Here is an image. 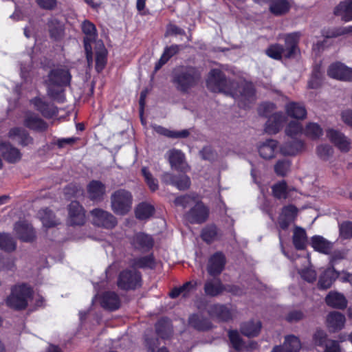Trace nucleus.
Here are the masks:
<instances>
[{"mask_svg": "<svg viewBox=\"0 0 352 352\" xmlns=\"http://www.w3.org/2000/svg\"><path fill=\"white\" fill-rule=\"evenodd\" d=\"M72 76L69 69L58 67L50 70L45 81L47 96L58 103L66 100L65 89L70 86Z\"/></svg>", "mask_w": 352, "mask_h": 352, "instance_id": "1", "label": "nucleus"}, {"mask_svg": "<svg viewBox=\"0 0 352 352\" xmlns=\"http://www.w3.org/2000/svg\"><path fill=\"white\" fill-rule=\"evenodd\" d=\"M8 136L10 138H19V144L23 147L34 143L33 138L30 136L26 130L21 127L16 126L11 128L8 133Z\"/></svg>", "mask_w": 352, "mask_h": 352, "instance_id": "33", "label": "nucleus"}, {"mask_svg": "<svg viewBox=\"0 0 352 352\" xmlns=\"http://www.w3.org/2000/svg\"><path fill=\"white\" fill-rule=\"evenodd\" d=\"M142 274L136 270H123L117 280L118 288L124 291L135 290L142 286Z\"/></svg>", "mask_w": 352, "mask_h": 352, "instance_id": "8", "label": "nucleus"}, {"mask_svg": "<svg viewBox=\"0 0 352 352\" xmlns=\"http://www.w3.org/2000/svg\"><path fill=\"white\" fill-rule=\"evenodd\" d=\"M305 135L311 140L319 139L323 134V130L320 126L314 122L308 123L304 130Z\"/></svg>", "mask_w": 352, "mask_h": 352, "instance_id": "52", "label": "nucleus"}, {"mask_svg": "<svg viewBox=\"0 0 352 352\" xmlns=\"http://www.w3.org/2000/svg\"><path fill=\"white\" fill-rule=\"evenodd\" d=\"M278 146V141L268 139L263 142L258 147L260 156L265 160H270L275 156V151Z\"/></svg>", "mask_w": 352, "mask_h": 352, "instance_id": "40", "label": "nucleus"}, {"mask_svg": "<svg viewBox=\"0 0 352 352\" xmlns=\"http://www.w3.org/2000/svg\"><path fill=\"white\" fill-rule=\"evenodd\" d=\"M30 103L45 118L52 119L58 113V108L54 104L45 101L38 96L31 99Z\"/></svg>", "mask_w": 352, "mask_h": 352, "instance_id": "14", "label": "nucleus"}, {"mask_svg": "<svg viewBox=\"0 0 352 352\" xmlns=\"http://www.w3.org/2000/svg\"><path fill=\"white\" fill-rule=\"evenodd\" d=\"M235 93H230L233 97H240L239 107L243 109L250 107V104L255 100L256 89L254 84L249 81L236 82L233 87Z\"/></svg>", "mask_w": 352, "mask_h": 352, "instance_id": "7", "label": "nucleus"}, {"mask_svg": "<svg viewBox=\"0 0 352 352\" xmlns=\"http://www.w3.org/2000/svg\"><path fill=\"white\" fill-rule=\"evenodd\" d=\"M326 304L331 307L344 309L347 306V300L342 294L329 292L325 298Z\"/></svg>", "mask_w": 352, "mask_h": 352, "instance_id": "38", "label": "nucleus"}, {"mask_svg": "<svg viewBox=\"0 0 352 352\" xmlns=\"http://www.w3.org/2000/svg\"><path fill=\"white\" fill-rule=\"evenodd\" d=\"M235 84V80L228 78L221 69L216 68L210 71L206 80V86L211 91L229 95L230 93H235L233 89Z\"/></svg>", "mask_w": 352, "mask_h": 352, "instance_id": "5", "label": "nucleus"}, {"mask_svg": "<svg viewBox=\"0 0 352 352\" xmlns=\"http://www.w3.org/2000/svg\"><path fill=\"white\" fill-rule=\"evenodd\" d=\"M226 264V258L225 254L220 251L212 254L207 265V272L212 276H219L223 271Z\"/></svg>", "mask_w": 352, "mask_h": 352, "instance_id": "15", "label": "nucleus"}, {"mask_svg": "<svg viewBox=\"0 0 352 352\" xmlns=\"http://www.w3.org/2000/svg\"><path fill=\"white\" fill-rule=\"evenodd\" d=\"M39 214L41 215L42 223L45 228H54L60 224V222L56 218L54 212L47 208L40 210Z\"/></svg>", "mask_w": 352, "mask_h": 352, "instance_id": "46", "label": "nucleus"}, {"mask_svg": "<svg viewBox=\"0 0 352 352\" xmlns=\"http://www.w3.org/2000/svg\"><path fill=\"white\" fill-rule=\"evenodd\" d=\"M316 153L320 159L327 161L333 155V149L329 144H321L317 146Z\"/></svg>", "mask_w": 352, "mask_h": 352, "instance_id": "61", "label": "nucleus"}, {"mask_svg": "<svg viewBox=\"0 0 352 352\" xmlns=\"http://www.w3.org/2000/svg\"><path fill=\"white\" fill-rule=\"evenodd\" d=\"M327 76L333 79L340 81H352V68L344 63L336 62L331 63L327 71Z\"/></svg>", "mask_w": 352, "mask_h": 352, "instance_id": "11", "label": "nucleus"}, {"mask_svg": "<svg viewBox=\"0 0 352 352\" xmlns=\"http://www.w3.org/2000/svg\"><path fill=\"white\" fill-rule=\"evenodd\" d=\"M333 14L344 22L352 21V0L340 1L333 10Z\"/></svg>", "mask_w": 352, "mask_h": 352, "instance_id": "31", "label": "nucleus"}, {"mask_svg": "<svg viewBox=\"0 0 352 352\" xmlns=\"http://www.w3.org/2000/svg\"><path fill=\"white\" fill-rule=\"evenodd\" d=\"M276 106L271 102H265L260 104L258 107V113L261 116L269 118L270 114L276 109Z\"/></svg>", "mask_w": 352, "mask_h": 352, "instance_id": "63", "label": "nucleus"}, {"mask_svg": "<svg viewBox=\"0 0 352 352\" xmlns=\"http://www.w3.org/2000/svg\"><path fill=\"white\" fill-rule=\"evenodd\" d=\"M100 305L104 309L113 311L120 307V299L115 292L107 291L100 296Z\"/></svg>", "mask_w": 352, "mask_h": 352, "instance_id": "26", "label": "nucleus"}, {"mask_svg": "<svg viewBox=\"0 0 352 352\" xmlns=\"http://www.w3.org/2000/svg\"><path fill=\"white\" fill-rule=\"evenodd\" d=\"M218 228L214 224H211L204 228L201 232V239L208 244H211L217 239Z\"/></svg>", "mask_w": 352, "mask_h": 352, "instance_id": "51", "label": "nucleus"}, {"mask_svg": "<svg viewBox=\"0 0 352 352\" xmlns=\"http://www.w3.org/2000/svg\"><path fill=\"white\" fill-rule=\"evenodd\" d=\"M298 212V208L294 204L284 206L278 219L279 228L282 230H287L289 226L296 220Z\"/></svg>", "mask_w": 352, "mask_h": 352, "instance_id": "13", "label": "nucleus"}, {"mask_svg": "<svg viewBox=\"0 0 352 352\" xmlns=\"http://www.w3.org/2000/svg\"><path fill=\"white\" fill-rule=\"evenodd\" d=\"M285 116L282 111L272 113L265 124V131L269 135H275L282 129L285 122Z\"/></svg>", "mask_w": 352, "mask_h": 352, "instance_id": "18", "label": "nucleus"}, {"mask_svg": "<svg viewBox=\"0 0 352 352\" xmlns=\"http://www.w3.org/2000/svg\"><path fill=\"white\" fill-rule=\"evenodd\" d=\"M208 314L219 322H228L232 318L231 309L226 305L213 304L209 307Z\"/></svg>", "mask_w": 352, "mask_h": 352, "instance_id": "23", "label": "nucleus"}, {"mask_svg": "<svg viewBox=\"0 0 352 352\" xmlns=\"http://www.w3.org/2000/svg\"><path fill=\"white\" fill-rule=\"evenodd\" d=\"M323 75L321 71V65L316 64L314 66L311 78L308 81V87L309 89H318L322 86Z\"/></svg>", "mask_w": 352, "mask_h": 352, "instance_id": "47", "label": "nucleus"}, {"mask_svg": "<svg viewBox=\"0 0 352 352\" xmlns=\"http://www.w3.org/2000/svg\"><path fill=\"white\" fill-rule=\"evenodd\" d=\"M82 188L80 184L70 183L64 188V194L68 198L77 197L82 193Z\"/></svg>", "mask_w": 352, "mask_h": 352, "instance_id": "57", "label": "nucleus"}, {"mask_svg": "<svg viewBox=\"0 0 352 352\" xmlns=\"http://www.w3.org/2000/svg\"><path fill=\"white\" fill-rule=\"evenodd\" d=\"M201 76V71L197 67L181 66L173 72L172 82L178 91L187 93L199 83Z\"/></svg>", "mask_w": 352, "mask_h": 352, "instance_id": "3", "label": "nucleus"}, {"mask_svg": "<svg viewBox=\"0 0 352 352\" xmlns=\"http://www.w3.org/2000/svg\"><path fill=\"white\" fill-rule=\"evenodd\" d=\"M89 199L92 201L100 202L106 193V186L99 180L93 179L87 186Z\"/></svg>", "mask_w": 352, "mask_h": 352, "instance_id": "19", "label": "nucleus"}, {"mask_svg": "<svg viewBox=\"0 0 352 352\" xmlns=\"http://www.w3.org/2000/svg\"><path fill=\"white\" fill-rule=\"evenodd\" d=\"M131 243L135 250L147 252L153 248L154 240L151 235L144 232H138L132 237Z\"/></svg>", "mask_w": 352, "mask_h": 352, "instance_id": "17", "label": "nucleus"}, {"mask_svg": "<svg viewBox=\"0 0 352 352\" xmlns=\"http://www.w3.org/2000/svg\"><path fill=\"white\" fill-rule=\"evenodd\" d=\"M168 153L170 166L179 172L186 173L188 169V166L186 163L184 153L181 150L176 148L169 150Z\"/></svg>", "mask_w": 352, "mask_h": 352, "instance_id": "22", "label": "nucleus"}, {"mask_svg": "<svg viewBox=\"0 0 352 352\" xmlns=\"http://www.w3.org/2000/svg\"><path fill=\"white\" fill-rule=\"evenodd\" d=\"M153 129L157 133L170 138H186L190 135L187 129L171 131L160 125H156Z\"/></svg>", "mask_w": 352, "mask_h": 352, "instance_id": "43", "label": "nucleus"}, {"mask_svg": "<svg viewBox=\"0 0 352 352\" xmlns=\"http://www.w3.org/2000/svg\"><path fill=\"white\" fill-rule=\"evenodd\" d=\"M327 136L330 142L341 152L347 153L351 149L350 140L340 131L330 129L327 131Z\"/></svg>", "mask_w": 352, "mask_h": 352, "instance_id": "16", "label": "nucleus"}, {"mask_svg": "<svg viewBox=\"0 0 352 352\" xmlns=\"http://www.w3.org/2000/svg\"><path fill=\"white\" fill-rule=\"evenodd\" d=\"M302 131L303 128L302 124L297 121L289 122L285 129L286 135L291 138H294L296 135L302 133Z\"/></svg>", "mask_w": 352, "mask_h": 352, "instance_id": "58", "label": "nucleus"}, {"mask_svg": "<svg viewBox=\"0 0 352 352\" xmlns=\"http://www.w3.org/2000/svg\"><path fill=\"white\" fill-rule=\"evenodd\" d=\"M154 212L155 208L146 202L140 203L135 209V217L141 221L148 219Z\"/></svg>", "mask_w": 352, "mask_h": 352, "instance_id": "44", "label": "nucleus"}, {"mask_svg": "<svg viewBox=\"0 0 352 352\" xmlns=\"http://www.w3.org/2000/svg\"><path fill=\"white\" fill-rule=\"evenodd\" d=\"M300 34L298 32L286 34L283 36L285 45L276 43L270 44L265 50V54L276 60H281L283 57L291 58L295 56L298 49Z\"/></svg>", "mask_w": 352, "mask_h": 352, "instance_id": "2", "label": "nucleus"}, {"mask_svg": "<svg viewBox=\"0 0 352 352\" xmlns=\"http://www.w3.org/2000/svg\"><path fill=\"white\" fill-rule=\"evenodd\" d=\"M23 124L26 128L36 132H45L49 126L47 122L34 113L25 116Z\"/></svg>", "mask_w": 352, "mask_h": 352, "instance_id": "24", "label": "nucleus"}, {"mask_svg": "<svg viewBox=\"0 0 352 352\" xmlns=\"http://www.w3.org/2000/svg\"><path fill=\"white\" fill-rule=\"evenodd\" d=\"M131 266L134 269H154L155 267V261L153 254L133 258L131 261Z\"/></svg>", "mask_w": 352, "mask_h": 352, "instance_id": "42", "label": "nucleus"}, {"mask_svg": "<svg viewBox=\"0 0 352 352\" xmlns=\"http://www.w3.org/2000/svg\"><path fill=\"white\" fill-rule=\"evenodd\" d=\"M340 274V272L337 271L335 267L328 266L319 277L318 288L320 289L330 288L333 282L339 277Z\"/></svg>", "mask_w": 352, "mask_h": 352, "instance_id": "27", "label": "nucleus"}, {"mask_svg": "<svg viewBox=\"0 0 352 352\" xmlns=\"http://www.w3.org/2000/svg\"><path fill=\"white\" fill-rule=\"evenodd\" d=\"M272 195L276 199H287L289 197L288 186L285 180L278 182L271 187Z\"/></svg>", "mask_w": 352, "mask_h": 352, "instance_id": "45", "label": "nucleus"}, {"mask_svg": "<svg viewBox=\"0 0 352 352\" xmlns=\"http://www.w3.org/2000/svg\"><path fill=\"white\" fill-rule=\"evenodd\" d=\"M195 201V197L190 195H184L177 197L174 200V204L177 206H182L186 208Z\"/></svg>", "mask_w": 352, "mask_h": 352, "instance_id": "64", "label": "nucleus"}, {"mask_svg": "<svg viewBox=\"0 0 352 352\" xmlns=\"http://www.w3.org/2000/svg\"><path fill=\"white\" fill-rule=\"evenodd\" d=\"M0 153L2 157L10 164L18 162L22 157L20 150L13 146L9 142H0Z\"/></svg>", "mask_w": 352, "mask_h": 352, "instance_id": "21", "label": "nucleus"}, {"mask_svg": "<svg viewBox=\"0 0 352 352\" xmlns=\"http://www.w3.org/2000/svg\"><path fill=\"white\" fill-rule=\"evenodd\" d=\"M82 32L85 37L97 38V30L95 25L89 20H85L82 24Z\"/></svg>", "mask_w": 352, "mask_h": 352, "instance_id": "62", "label": "nucleus"}, {"mask_svg": "<svg viewBox=\"0 0 352 352\" xmlns=\"http://www.w3.org/2000/svg\"><path fill=\"white\" fill-rule=\"evenodd\" d=\"M68 224L72 226H83L85 223V210L77 201H72L67 206Z\"/></svg>", "mask_w": 352, "mask_h": 352, "instance_id": "12", "label": "nucleus"}, {"mask_svg": "<svg viewBox=\"0 0 352 352\" xmlns=\"http://www.w3.org/2000/svg\"><path fill=\"white\" fill-rule=\"evenodd\" d=\"M305 148V143L303 141L292 138L290 141L285 142L280 147L282 153L285 155H296L299 152L302 151Z\"/></svg>", "mask_w": 352, "mask_h": 352, "instance_id": "34", "label": "nucleus"}, {"mask_svg": "<svg viewBox=\"0 0 352 352\" xmlns=\"http://www.w3.org/2000/svg\"><path fill=\"white\" fill-rule=\"evenodd\" d=\"M261 328L262 323L261 321L251 320L242 323L240 327V331L246 337L254 338L259 335Z\"/></svg>", "mask_w": 352, "mask_h": 352, "instance_id": "37", "label": "nucleus"}, {"mask_svg": "<svg viewBox=\"0 0 352 352\" xmlns=\"http://www.w3.org/2000/svg\"><path fill=\"white\" fill-rule=\"evenodd\" d=\"M329 340L327 333L321 329H316L312 336L314 345L320 347H324Z\"/></svg>", "mask_w": 352, "mask_h": 352, "instance_id": "54", "label": "nucleus"}, {"mask_svg": "<svg viewBox=\"0 0 352 352\" xmlns=\"http://www.w3.org/2000/svg\"><path fill=\"white\" fill-rule=\"evenodd\" d=\"M156 334L162 339L166 340L172 336L173 329L171 320L167 317L159 319L155 325Z\"/></svg>", "mask_w": 352, "mask_h": 352, "instance_id": "29", "label": "nucleus"}, {"mask_svg": "<svg viewBox=\"0 0 352 352\" xmlns=\"http://www.w3.org/2000/svg\"><path fill=\"white\" fill-rule=\"evenodd\" d=\"M349 33H352V25H349L347 27H337L329 30L327 32L326 37L336 38Z\"/></svg>", "mask_w": 352, "mask_h": 352, "instance_id": "59", "label": "nucleus"}, {"mask_svg": "<svg viewBox=\"0 0 352 352\" xmlns=\"http://www.w3.org/2000/svg\"><path fill=\"white\" fill-rule=\"evenodd\" d=\"M204 289L207 296L214 297L222 294L226 289V286L220 279L209 280L205 283Z\"/></svg>", "mask_w": 352, "mask_h": 352, "instance_id": "41", "label": "nucleus"}, {"mask_svg": "<svg viewBox=\"0 0 352 352\" xmlns=\"http://www.w3.org/2000/svg\"><path fill=\"white\" fill-rule=\"evenodd\" d=\"M311 245L315 251L328 255L331 253L333 243L320 235H314L311 239Z\"/></svg>", "mask_w": 352, "mask_h": 352, "instance_id": "32", "label": "nucleus"}, {"mask_svg": "<svg viewBox=\"0 0 352 352\" xmlns=\"http://www.w3.org/2000/svg\"><path fill=\"white\" fill-rule=\"evenodd\" d=\"M107 50L104 44L98 45L95 53V69L98 74L101 73L107 63Z\"/></svg>", "mask_w": 352, "mask_h": 352, "instance_id": "39", "label": "nucleus"}, {"mask_svg": "<svg viewBox=\"0 0 352 352\" xmlns=\"http://www.w3.org/2000/svg\"><path fill=\"white\" fill-rule=\"evenodd\" d=\"M34 296L33 287L26 283H16L10 288L5 302L7 307L14 311H23L28 307Z\"/></svg>", "mask_w": 352, "mask_h": 352, "instance_id": "4", "label": "nucleus"}, {"mask_svg": "<svg viewBox=\"0 0 352 352\" xmlns=\"http://www.w3.org/2000/svg\"><path fill=\"white\" fill-rule=\"evenodd\" d=\"M14 230L21 241L32 242L36 239V234L33 227L25 221L16 222L14 226Z\"/></svg>", "mask_w": 352, "mask_h": 352, "instance_id": "20", "label": "nucleus"}, {"mask_svg": "<svg viewBox=\"0 0 352 352\" xmlns=\"http://www.w3.org/2000/svg\"><path fill=\"white\" fill-rule=\"evenodd\" d=\"M292 243L297 250H305L306 249L308 243L307 234L303 228L295 226L293 232Z\"/></svg>", "mask_w": 352, "mask_h": 352, "instance_id": "35", "label": "nucleus"}, {"mask_svg": "<svg viewBox=\"0 0 352 352\" xmlns=\"http://www.w3.org/2000/svg\"><path fill=\"white\" fill-rule=\"evenodd\" d=\"M94 224L106 229H113L117 224L118 221L115 216L111 212L101 208H94L91 211Z\"/></svg>", "mask_w": 352, "mask_h": 352, "instance_id": "10", "label": "nucleus"}, {"mask_svg": "<svg viewBox=\"0 0 352 352\" xmlns=\"http://www.w3.org/2000/svg\"><path fill=\"white\" fill-rule=\"evenodd\" d=\"M290 9V5L287 0H274L270 6V11L275 16L286 14Z\"/></svg>", "mask_w": 352, "mask_h": 352, "instance_id": "50", "label": "nucleus"}, {"mask_svg": "<svg viewBox=\"0 0 352 352\" xmlns=\"http://www.w3.org/2000/svg\"><path fill=\"white\" fill-rule=\"evenodd\" d=\"M228 338L232 347L236 351H241L243 344V339L236 330H230L228 331Z\"/></svg>", "mask_w": 352, "mask_h": 352, "instance_id": "60", "label": "nucleus"}, {"mask_svg": "<svg viewBox=\"0 0 352 352\" xmlns=\"http://www.w3.org/2000/svg\"><path fill=\"white\" fill-rule=\"evenodd\" d=\"M142 174L144 177L145 182L148 186L149 189L152 192H155L158 189V182L154 178L146 167H143L142 168Z\"/></svg>", "mask_w": 352, "mask_h": 352, "instance_id": "55", "label": "nucleus"}, {"mask_svg": "<svg viewBox=\"0 0 352 352\" xmlns=\"http://www.w3.org/2000/svg\"><path fill=\"white\" fill-rule=\"evenodd\" d=\"M285 352H299L301 349V342L300 339L294 335H288L285 336L283 345Z\"/></svg>", "mask_w": 352, "mask_h": 352, "instance_id": "48", "label": "nucleus"}, {"mask_svg": "<svg viewBox=\"0 0 352 352\" xmlns=\"http://www.w3.org/2000/svg\"><path fill=\"white\" fill-rule=\"evenodd\" d=\"M339 236L342 240H349L352 239V221H344L338 225Z\"/></svg>", "mask_w": 352, "mask_h": 352, "instance_id": "53", "label": "nucleus"}, {"mask_svg": "<svg viewBox=\"0 0 352 352\" xmlns=\"http://www.w3.org/2000/svg\"><path fill=\"white\" fill-rule=\"evenodd\" d=\"M50 38L56 42L60 41L65 36V25L56 18L49 19L47 23Z\"/></svg>", "mask_w": 352, "mask_h": 352, "instance_id": "25", "label": "nucleus"}, {"mask_svg": "<svg viewBox=\"0 0 352 352\" xmlns=\"http://www.w3.org/2000/svg\"><path fill=\"white\" fill-rule=\"evenodd\" d=\"M291 163L287 160H279L274 165V172L276 175L285 177L289 170Z\"/></svg>", "mask_w": 352, "mask_h": 352, "instance_id": "56", "label": "nucleus"}, {"mask_svg": "<svg viewBox=\"0 0 352 352\" xmlns=\"http://www.w3.org/2000/svg\"><path fill=\"white\" fill-rule=\"evenodd\" d=\"M16 248V243L8 233L0 232V250L6 252H14Z\"/></svg>", "mask_w": 352, "mask_h": 352, "instance_id": "49", "label": "nucleus"}, {"mask_svg": "<svg viewBox=\"0 0 352 352\" xmlns=\"http://www.w3.org/2000/svg\"><path fill=\"white\" fill-rule=\"evenodd\" d=\"M188 324L197 331H208L212 328L211 321L198 314H192L189 316L188 319Z\"/></svg>", "mask_w": 352, "mask_h": 352, "instance_id": "28", "label": "nucleus"}, {"mask_svg": "<svg viewBox=\"0 0 352 352\" xmlns=\"http://www.w3.org/2000/svg\"><path fill=\"white\" fill-rule=\"evenodd\" d=\"M345 322L344 315L338 311H331L327 316V326L333 332H337L344 328Z\"/></svg>", "mask_w": 352, "mask_h": 352, "instance_id": "30", "label": "nucleus"}, {"mask_svg": "<svg viewBox=\"0 0 352 352\" xmlns=\"http://www.w3.org/2000/svg\"><path fill=\"white\" fill-rule=\"evenodd\" d=\"M209 217V208L201 201L195 204L184 214V219L191 224H202Z\"/></svg>", "mask_w": 352, "mask_h": 352, "instance_id": "9", "label": "nucleus"}, {"mask_svg": "<svg viewBox=\"0 0 352 352\" xmlns=\"http://www.w3.org/2000/svg\"><path fill=\"white\" fill-rule=\"evenodd\" d=\"M111 208L119 216L127 214L132 209L133 197L132 193L123 188L115 190L110 197Z\"/></svg>", "mask_w": 352, "mask_h": 352, "instance_id": "6", "label": "nucleus"}, {"mask_svg": "<svg viewBox=\"0 0 352 352\" xmlns=\"http://www.w3.org/2000/svg\"><path fill=\"white\" fill-rule=\"evenodd\" d=\"M285 111L288 116L297 120H303L307 116L305 107L300 102H288L285 105Z\"/></svg>", "mask_w": 352, "mask_h": 352, "instance_id": "36", "label": "nucleus"}]
</instances>
